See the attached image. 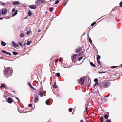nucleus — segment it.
Here are the masks:
<instances>
[{"instance_id": "60", "label": "nucleus", "mask_w": 122, "mask_h": 122, "mask_svg": "<svg viewBox=\"0 0 122 122\" xmlns=\"http://www.w3.org/2000/svg\"><path fill=\"white\" fill-rule=\"evenodd\" d=\"M120 66H122V64H121V65H120Z\"/></svg>"}, {"instance_id": "10", "label": "nucleus", "mask_w": 122, "mask_h": 122, "mask_svg": "<svg viewBox=\"0 0 122 122\" xmlns=\"http://www.w3.org/2000/svg\"><path fill=\"white\" fill-rule=\"evenodd\" d=\"M8 102L10 103H11L13 101V99L11 98H9L7 99Z\"/></svg>"}, {"instance_id": "45", "label": "nucleus", "mask_w": 122, "mask_h": 122, "mask_svg": "<svg viewBox=\"0 0 122 122\" xmlns=\"http://www.w3.org/2000/svg\"><path fill=\"white\" fill-rule=\"evenodd\" d=\"M62 58H60L59 59V61L60 62H61V61H62Z\"/></svg>"}, {"instance_id": "41", "label": "nucleus", "mask_w": 122, "mask_h": 122, "mask_svg": "<svg viewBox=\"0 0 122 122\" xmlns=\"http://www.w3.org/2000/svg\"><path fill=\"white\" fill-rule=\"evenodd\" d=\"M53 86L54 88H56L57 87V86L56 85H53Z\"/></svg>"}, {"instance_id": "6", "label": "nucleus", "mask_w": 122, "mask_h": 122, "mask_svg": "<svg viewBox=\"0 0 122 122\" xmlns=\"http://www.w3.org/2000/svg\"><path fill=\"white\" fill-rule=\"evenodd\" d=\"M38 96L39 94H38L35 96L34 98V102L35 103H37L38 102L39 100Z\"/></svg>"}, {"instance_id": "29", "label": "nucleus", "mask_w": 122, "mask_h": 122, "mask_svg": "<svg viewBox=\"0 0 122 122\" xmlns=\"http://www.w3.org/2000/svg\"><path fill=\"white\" fill-rule=\"evenodd\" d=\"M105 122H111V121L110 120L108 119L106 120Z\"/></svg>"}, {"instance_id": "5", "label": "nucleus", "mask_w": 122, "mask_h": 122, "mask_svg": "<svg viewBox=\"0 0 122 122\" xmlns=\"http://www.w3.org/2000/svg\"><path fill=\"white\" fill-rule=\"evenodd\" d=\"M82 48H80L76 50V53H79L78 55L79 56H81V54L83 52L81 51Z\"/></svg>"}, {"instance_id": "64", "label": "nucleus", "mask_w": 122, "mask_h": 122, "mask_svg": "<svg viewBox=\"0 0 122 122\" xmlns=\"http://www.w3.org/2000/svg\"><path fill=\"white\" fill-rule=\"evenodd\" d=\"M27 18V17H26L25 18Z\"/></svg>"}, {"instance_id": "50", "label": "nucleus", "mask_w": 122, "mask_h": 122, "mask_svg": "<svg viewBox=\"0 0 122 122\" xmlns=\"http://www.w3.org/2000/svg\"><path fill=\"white\" fill-rule=\"evenodd\" d=\"M58 59H57L56 60V61H55V62L56 63L57 62H58Z\"/></svg>"}, {"instance_id": "54", "label": "nucleus", "mask_w": 122, "mask_h": 122, "mask_svg": "<svg viewBox=\"0 0 122 122\" xmlns=\"http://www.w3.org/2000/svg\"><path fill=\"white\" fill-rule=\"evenodd\" d=\"M41 30H38V32H40L41 31Z\"/></svg>"}, {"instance_id": "51", "label": "nucleus", "mask_w": 122, "mask_h": 122, "mask_svg": "<svg viewBox=\"0 0 122 122\" xmlns=\"http://www.w3.org/2000/svg\"><path fill=\"white\" fill-rule=\"evenodd\" d=\"M88 107H86L85 110L86 111H87V110Z\"/></svg>"}, {"instance_id": "30", "label": "nucleus", "mask_w": 122, "mask_h": 122, "mask_svg": "<svg viewBox=\"0 0 122 122\" xmlns=\"http://www.w3.org/2000/svg\"><path fill=\"white\" fill-rule=\"evenodd\" d=\"M72 109L71 108H70L69 109V111L70 112H71L72 111Z\"/></svg>"}, {"instance_id": "23", "label": "nucleus", "mask_w": 122, "mask_h": 122, "mask_svg": "<svg viewBox=\"0 0 122 122\" xmlns=\"http://www.w3.org/2000/svg\"><path fill=\"white\" fill-rule=\"evenodd\" d=\"M49 102V101L48 99L47 100L46 102V104H47V105H48V103Z\"/></svg>"}, {"instance_id": "37", "label": "nucleus", "mask_w": 122, "mask_h": 122, "mask_svg": "<svg viewBox=\"0 0 122 122\" xmlns=\"http://www.w3.org/2000/svg\"><path fill=\"white\" fill-rule=\"evenodd\" d=\"M24 34L23 33H21L20 34V36L21 37H23L24 36Z\"/></svg>"}, {"instance_id": "36", "label": "nucleus", "mask_w": 122, "mask_h": 122, "mask_svg": "<svg viewBox=\"0 0 122 122\" xmlns=\"http://www.w3.org/2000/svg\"><path fill=\"white\" fill-rule=\"evenodd\" d=\"M83 58V57H80L78 59V60L80 61Z\"/></svg>"}, {"instance_id": "38", "label": "nucleus", "mask_w": 122, "mask_h": 122, "mask_svg": "<svg viewBox=\"0 0 122 122\" xmlns=\"http://www.w3.org/2000/svg\"><path fill=\"white\" fill-rule=\"evenodd\" d=\"M119 5L120 7H122V1L120 3Z\"/></svg>"}, {"instance_id": "28", "label": "nucleus", "mask_w": 122, "mask_h": 122, "mask_svg": "<svg viewBox=\"0 0 122 122\" xmlns=\"http://www.w3.org/2000/svg\"><path fill=\"white\" fill-rule=\"evenodd\" d=\"M97 60V61L98 62V64L99 65H101V63L100 61L99 60Z\"/></svg>"}, {"instance_id": "56", "label": "nucleus", "mask_w": 122, "mask_h": 122, "mask_svg": "<svg viewBox=\"0 0 122 122\" xmlns=\"http://www.w3.org/2000/svg\"><path fill=\"white\" fill-rule=\"evenodd\" d=\"M48 13V12L47 11H46V14H47Z\"/></svg>"}, {"instance_id": "17", "label": "nucleus", "mask_w": 122, "mask_h": 122, "mask_svg": "<svg viewBox=\"0 0 122 122\" xmlns=\"http://www.w3.org/2000/svg\"><path fill=\"white\" fill-rule=\"evenodd\" d=\"M100 119L101 120V122H103V116H101L100 117Z\"/></svg>"}, {"instance_id": "19", "label": "nucleus", "mask_w": 122, "mask_h": 122, "mask_svg": "<svg viewBox=\"0 0 122 122\" xmlns=\"http://www.w3.org/2000/svg\"><path fill=\"white\" fill-rule=\"evenodd\" d=\"M5 87V84H2L0 86L1 88H4Z\"/></svg>"}, {"instance_id": "52", "label": "nucleus", "mask_w": 122, "mask_h": 122, "mask_svg": "<svg viewBox=\"0 0 122 122\" xmlns=\"http://www.w3.org/2000/svg\"><path fill=\"white\" fill-rule=\"evenodd\" d=\"M1 4L2 5H5V4L4 3H1Z\"/></svg>"}, {"instance_id": "25", "label": "nucleus", "mask_w": 122, "mask_h": 122, "mask_svg": "<svg viewBox=\"0 0 122 122\" xmlns=\"http://www.w3.org/2000/svg\"><path fill=\"white\" fill-rule=\"evenodd\" d=\"M89 41L90 43H92V40L91 39L90 37L89 38Z\"/></svg>"}, {"instance_id": "62", "label": "nucleus", "mask_w": 122, "mask_h": 122, "mask_svg": "<svg viewBox=\"0 0 122 122\" xmlns=\"http://www.w3.org/2000/svg\"><path fill=\"white\" fill-rule=\"evenodd\" d=\"M32 9H35L36 8H32Z\"/></svg>"}, {"instance_id": "46", "label": "nucleus", "mask_w": 122, "mask_h": 122, "mask_svg": "<svg viewBox=\"0 0 122 122\" xmlns=\"http://www.w3.org/2000/svg\"><path fill=\"white\" fill-rule=\"evenodd\" d=\"M30 87L32 89L34 90H35V89L32 86H30Z\"/></svg>"}, {"instance_id": "59", "label": "nucleus", "mask_w": 122, "mask_h": 122, "mask_svg": "<svg viewBox=\"0 0 122 122\" xmlns=\"http://www.w3.org/2000/svg\"><path fill=\"white\" fill-rule=\"evenodd\" d=\"M53 71H54L55 70V68H54V69H53Z\"/></svg>"}, {"instance_id": "57", "label": "nucleus", "mask_w": 122, "mask_h": 122, "mask_svg": "<svg viewBox=\"0 0 122 122\" xmlns=\"http://www.w3.org/2000/svg\"><path fill=\"white\" fill-rule=\"evenodd\" d=\"M103 73V72H99V73Z\"/></svg>"}, {"instance_id": "18", "label": "nucleus", "mask_w": 122, "mask_h": 122, "mask_svg": "<svg viewBox=\"0 0 122 122\" xmlns=\"http://www.w3.org/2000/svg\"><path fill=\"white\" fill-rule=\"evenodd\" d=\"M104 117L105 119H107L108 118V116L106 114L104 115Z\"/></svg>"}, {"instance_id": "32", "label": "nucleus", "mask_w": 122, "mask_h": 122, "mask_svg": "<svg viewBox=\"0 0 122 122\" xmlns=\"http://www.w3.org/2000/svg\"><path fill=\"white\" fill-rule=\"evenodd\" d=\"M19 44L20 46H23V45L21 42H19Z\"/></svg>"}, {"instance_id": "21", "label": "nucleus", "mask_w": 122, "mask_h": 122, "mask_svg": "<svg viewBox=\"0 0 122 122\" xmlns=\"http://www.w3.org/2000/svg\"><path fill=\"white\" fill-rule=\"evenodd\" d=\"M101 58L100 56L99 55H98L97 57V60H99Z\"/></svg>"}, {"instance_id": "58", "label": "nucleus", "mask_w": 122, "mask_h": 122, "mask_svg": "<svg viewBox=\"0 0 122 122\" xmlns=\"http://www.w3.org/2000/svg\"><path fill=\"white\" fill-rule=\"evenodd\" d=\"M2 19H3V18H2L0 17V20H2Z\"/></svg>"}, {"instance_id": "1", "label": "nucleus", "mask_w": 122, "mask_h": 122, "mask_svg": "<svg viewBox=\"0 0 122 122\" xmlns=\"http://www.w3.org/2000/svg\"><path fill=\"white\" fill-rule=\"evenodd\" d=\"M12 73V70L11 67H8L6 68L4 71V74L6 76L5 77H7L11 76Z\"/></svg>"}, {"instance_id": "55", "label": "nucleus", "mask_w": 122, "mask_h": 122, "mask_svg": "<svg viewBox=\"0 0 122 122\" xmlns=\"http://www.w3.org/2000/svg\"><path fill=\"white\" fill-rule=\"evenodd\" d=\"M16 99H17L18 101H19V99H18V97H16Z\"/></svg>"}, {"instance_id": "22", "label": "nucleus", "mask_w": 122, "mask_h": 122, "mask_svg": "<svg viewBox=\"0 0 122 122\" xmlns=\"http://www.w3.org/2000/svg\"><path fill=\"white\" fill-rule=\"evenodd\" d=\"M94 81L95 82H97L98 81V80L97 78H95L94 80Z\"/></svg>"}, {"instance_id": "39", "label": "nucleus", "mask_w": 122, "mask_h": 122, "mask_svg": "<svg viewBox=\"0 0 122 122\" xmlns=\"http://www.w3.org/2000/svg\"><path fill=\"white\" fill-rule=\"evenodd\" d=\"M23 6L25 7V8H26V7H28V6H27V5H26V4H24L23 5Z\"/></svg>"}, {"instance_id": "31", "label": "nucleus", "mask_w": 122, "mask_h": 122, "mask_svg": "<svg viewBox=\"0 0 122 122\" xmlns=\"http://www.w3.org/2000/svg\"><path fill=\"white\" fill-rule=\"evenodd\" d=\"M96 23V22H94L91 24L92 26H93Z\"/></svg>"}, {"instance_id": "40", "label": "nucleus", "mask_w": 122, "mask_h": 122, "mask_svg": "<svg viewBox=\"0 0 122 122\" xmlns=\"http://www.w3.org/2000/svg\"><path fill=\"white\" fill-rule=\"evenodd\" d=\"M1 51L4 53H5L6 54V53L7 52L6 51H4V50H2Z\"/></svg>"}, {"instance_id": "16", "label": "nucleus", "mask_w": 122, "mask_h": 122, "mask_svg": "<svg viewBox=\"0 0 122 122\" xmlns=\"http://www.w3.org/2000/svg\"><path fill=\"white\" fill-rule=\"evenodd\" d=\"M32 15V13L31 12V11L30 10H29L28 12V15L29 16H30L31 15Z\"/></svg>"}, {"instance_id": "53", "label": "nucleus", "mask_w": 122, "mask_h": 122, "mask_svg": "<svg viewBox=\"0 0 122 122\" xmlns=\"http://www.w3.org/2000/svg\"><path fill=\"white\" fill-rule=\"evenodd\" d=\"M80 122H84L83 120H80Z\"/></svg>"}, {"instance_id": "7", "label": "nucleus", "mask_w": 122, "mask_h": 122, "mask_svg": "<svg viewBox=\"0 0 122 122\" xmlns=\"http://www.w3.org/2000/svg\"><path fill=\"white\" fill-rule=\"evenodd\" d=\"M84 79L81 78L80 79V81L79 83L81 85H83L84 83Z\"/></svg>"}, {"instance_id": "42", "label": "nucleus", "mask_w": 122, "mask_h": 122, "mask_svg": "<svg viewBox=\"0 0 122 122\" xmlns=\"http://www.w3.org/2000/svg\"><path fill=\"white\" fill-rule=\"evenodd\" d=\"M59 1L58 0H57L55 2V3L56 4H58L59 3Z\"/></svg>"}, {"instance_id": "61", "label": "nucleus", "mask_w": 122, "mask_h": 122, "mask_svg": "<svg viewBox=\"0 0 122 122\" xmlns=\"http://www.w3.org/2000/svg\"><path fill=\"white\" fill-rule=\"evenodd\" d=\"M54 84L55 85L56 84V82H54Z\"/></svg>"}, {"instance_id": "15", "label": "nucleus", "mask_w": 122, "mask_h": 122, "mask_svg": "<svg viewBox=\"0 0 122 122\" xmlns=\"http://www.w3.org/2000/svg\"><path fill=\"white\" fill-rule=\"evenodd\" d=\"M1 44L3 46H5L6 45V43L3 41H2L1 42Z\"/></svg>"}, {"instance_id": "48", "label": "nucleus", "mask_w": 122, "mask_h": 122, "mask_svg": "<svg viewBox=\"0 0 122 122\" xmlns=\"http://www.w3.org/2000/svg\"><path fill=\"white\" fill-rule=\"evenodd\" d=\"M4 97H6V94H5L3 95Z\"/></svg>"}, {"instance_id": "3", "label": "nucleus", "mask_w": 122, "mask_h": 122, "mask_svg": "<svg viewBox=\"0 0 122 122\" xmlns=\"http://www.w3.org/2000/svg\"><path fill=\"white\" fill-rule=\"evenodd\" d=\"M111 84V83L110 82L106 81L103 82L102 86L104 88H106L109 86Z\"/></svg>"}, {"instance_id": "26", "label": "nucleus", "mask_w": 122, "mask_h": 122, "mask_svg": "<svg viewBox=\"0 0 122 122\" xmlns=\"http://www.w3.org/2000/svg\"><path fill=\"white\" fill-rule=\"evenodd\" d=\"M53 8H49V10L51 12H52L53 10Z\"/></svg>"}, {"instance_id": "24", "label": "nucleus", "mask_w": 122, "mask_h": 122, "mask_svg": "<svg viewBox=\"0 0 122 122\" xmlns=\"http://www.w3.org/2000/svg\"><path fill=\"white\" fill-rule=\"evenodd\" d=\"M13 53L15 55H16L18 54V53L17 52H13Z\"/></svg>"}, {"instance_id": "27", "label": "nucleus", "mask_w": 122, "mask_h": 122, "mask_svg": "<svg viewBox=\"0 0 122 122\" xmlns=\"http://www.w3.org/2000/svg\"><path fill=\"white\" fill-rule=\"evenodd\" d=\"M6 54L10 56L11 55V53L7 52L6 53Z\"/></svg>"}, {"instance_id": "2", "label": "nucleus", "mask_w": 122, "mask_h": 122, "mask_svg": "<svg viewBox=\"0 0 122 122\" xmlns=\"http://www.w3.org/2000/svg\"><path fill=\"white\" fill-rule=\"evenodd\" d=\"M45 2L44 0H37L36 2V5H30L29 6V8H37L38 7V5H39L41 3H44Z\"/></svg>"}, {"instance_id": "33", "label": "nucleus", "mask_w": 122, "mask_h": 122, "mask_svg": "<svg viewBox=\"0 0 122 122\" xmlns=\"http://www.w3.org/2000/svg\"><path fill=\"white\" fill-rule=\"evenodd\" d=\"M60 75V74L59 73H56V76L57 77H59Z\"/></svg>"}, {"instance_id": "44", "label": "nucleus", "mask_w": 122, "mask_h": 122, "mask_svg": "<svg viewBox=\"0 0 122 122\" xmlns=\"http://www.w3.org/2000/svg\"><path fill=\"white\" fill-rule=\"evenodd\" d=\"M32 106V104H29L28 105V106L29 107H31Z\"/></svg>"}, {"instance_id": "4", "label": "nucleus", "mask_w": 122, "mask_h": 122, "mask_svg": "<svg viewBox=\"0 0 122 122\" xmlns=\"http://www.w3.org/2000/svg\"><path fill=\"white\" fill-rule=\"evenodd\" d=\"M7 10L5 8H3L0 10V17H2L3 15H5L7 13Z\"/></svg>"}, {"instance_id": "63", "label": "nucleus", "mask_w": 122, "mask_h": 122, "mask_svg": "<svg viewBox=\"0 0 122 122\" xmlns=\"http://www.w3.org/2000/svg\"><path fill=\"white\" fill-rule=\"evenodd\" d=\"M25 43L24 44V46H25Z\"/></svg>"}, {"instance_id": "13", "label": "nucleus", "mask_w": 122, "mask_h": 122, "mask_svg": "<svg viewBox=\"0 0 122 122\" xmlns=\"http://www.w3.org/2000/svg\"><path fill=\"white\" fill-rule=\"evenodd\" d=\"M19 1H15L13 2V5H18L19 4Z\"/></svg>"}, {"instance_id": "20", "label": "nucleus", "mask_w": 122, "mask_h": 122, "mask_svg": "<svg viewBox=\"0 0 122 122\" xmlns=\"http://www.w3.org/2000/svg\"><path fill=\"white\" fill-rule=\"evenodd\" d=\"M90 64L91 66H93L94 67H95L96 66L92 62H91L90 63Z\"/></svg>"}, {"instance_id": "9", "label": "nucleus", "mask_w": 122, "mask_h": 122, "mask_svg": "<svg viewBox=\"0 0 122 122\" xmlns=\"http://www.w3.org/2000/svg\"><path fill=\"white\" fill-rule=\"evenodd\" d=\"M12 43L13 44V46L14 47H19V45L18 44L15 43L14 41H12Z\"/></svg>"}, {"instance_id": "8", "label": "nucleus", "mask_w": 122, "mask_h": 122, "mask_svg": "<svg viewBox=\"0 0 122 122\" xmlns=\"http://www.w3.org/2000/svg\"><path fill=\"white\" fill-rule=\"evenodd\" d=\"M17 10H16L15 12H12V16L13 17L15 16L17 14Z\"/></svg>"}, {"instance_id": "14", "label": "nucleus", "mask_w": 122, "mask_h": 122, "mask_svg": "<svg viewBox=\"0 0 122 122\" xmlns=\"http://www.w3.org/2000/svg\"><path fill=\"white\" fill-rule=\"evenodd\" d=\"M32 42V41H29L27 42L26 44L28 45H29L31 44Z\"/></svg>"}, {"instance_id": "49", "label": "nucleus", "mask_w": 122, "mask_h": 122, "mask_svg": "<svg viewBox=\"0 0 122 122\" xmlns=\"http://www.w3.org/2000/svg\"><path fill=\"white\" fill-rule=\"evenodd\" d=\"M98 84V83H95V84H94V86H96V85H97Z\"/></svg>"}, {"instance_id": "12", "label": "nucleus", "mask_w": 122, "mask_h": 122, "mask_svg": "<svg viewBox=\"0 0 122 122\" xmlns=\"http://www.w3.org/2000/svg\"><path fill=\"white\" fill-rule=\"evenodd\" d=\"M39 95L40 97H43V92H41L40 91H39Z\"/></svg>"}, {"instance_id": "47", "label": "nucleus", "mask_w": 122, "mask_h": 122, "mask_svg": "<svg viewBox=\"0 0 122 122\" xmlns=\"http://www.w3.org/2000/svg\"><path fill=\"white\" fill-rule=\"evenodd\" d=\"M118 67V66H112V67L113 68H116V67Z\"/></svg>"}, {"instance_id": "11", "label": "nucleus", "mask_w": 122, "mask_h": 122, "mask_svg": "<svg viewBox=\"0 0 122 122\" xmlns=\"http://www.w3.org/2000/svg\"><path fill=\"white\" fill-rule=\"evenodd\" d=\"M77 56V55L74 54L72 56V58L74 59H76Z\"/></svg>"}, {"instance_id": "34", "label": "nucleus", "mask_w": 122, "mask_h": 122, "mask_svg": "<svg viewBox=\"0 0 122 122\" xmlns=\"http://www.w3.org/2000/svg\"><path fill=\"white\" fill-rule=\"evenodd\" d=\"M15 11L16 10L15 8H14L12 10V12H15Z\"/></svg>"}, {"instance_id": "35", "label": "nucleus", "mask_w": 122, "mask_h": 122, "mask_svg": "<svg viewBox=\"0 0 122 122\" xmlns=\"http://www.w3.org/2000/svg\"><path fill=\"white\" fill-rule=\"evenodd\" d=\"M30 33V31H28L26 33V34L27 35H29Z\"/></svg>"}, {"instance_id": "43", "label": "nucleus", "mask_w": 122, "mask_h": 122, "mask_svg": "<svg viewBox=\"0 0 122 122\" xmlns=\"http://www.w3.org/2000/svg\"><path fill=\"white\" fill-rule=\"evenodd\" d=\"M28 85H29V86L30 87V86H31V84L30 83V82H28Z\"/></svg>"}]
</instances>
